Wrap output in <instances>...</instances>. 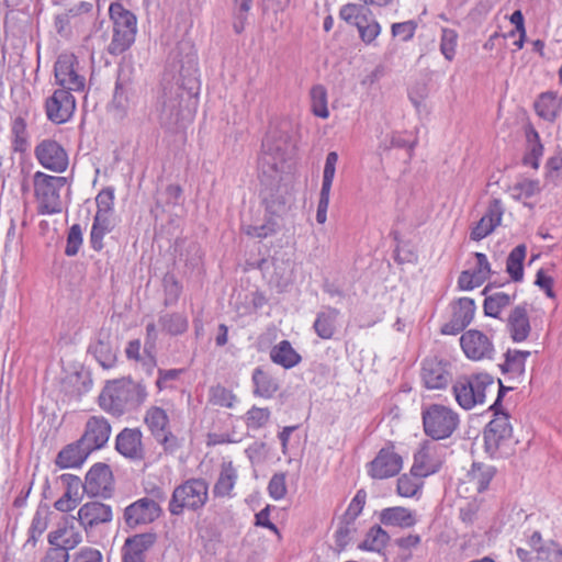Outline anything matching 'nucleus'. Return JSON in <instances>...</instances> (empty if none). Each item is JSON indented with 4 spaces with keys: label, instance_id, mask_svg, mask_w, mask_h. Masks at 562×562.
Instances as JSON below:
<instances>
[{
    "label": "nucleus",
    "instance_id": "f257e3e1",
    "mask_svg": "<svg viewBox=\"0 0 562 562\" xmlns=\"http://www.w3.org/2000/svg\"><path fill=\"white\" fill-rule=\"evenodd\" d=\"M175 59L180 64L179 78L164 85L158 112L161 126L170 132L183 130L193 119L189 102L199 93L198 58L189 42L177 45Z\"/></svg>",
    "mask_w": 562,
    "mask_h": 562
},
{
    "label": "nucleus",
    "instance_id": "f03ea898",
    "mask_svg": "<svg viewBox=\"0 0 562 562\" xmlns=\"http://www.w3.org/2000/svg\"><path fill=\"white\" fill-rule=\"evenodd\" d=\"M147 397L145 385L131 379H121L108 384L99 396L101 408L114 416L140 406Z\"/></svg>",
    "mask_w": 562,
    "mask_h": 562
},
{
    "label": "nucleus",
    "instance_id": "7ed1b4c3",
    "mask_svg": "<svg viewBox=\"0 0 562 562\" xmlns=\"http://www.w3.org/2000/svg\"><path fill=\"white\" fill-rule=\"evenodd\" d=\"M209 501V483L201 477H191L175 487L168 509L171 515L180 516L184 510L198 512Z\"/></svg>",
    "mask_w": 562,
    "mask_h": 562
},
{
    "label": "nucleus",
    "instance_id": "20e7f679",
    "mask_svg": "<svg viewBox=\"0 0 562 562\" xmlns=\"http://www.w3.org/2000/svg\"><path fill=\"white\" fill-rule=\"evenodd\" d=\"M109 14L113 22V36L109 45V53L120 55L127 50L135 41L137 18L120 2L111 3Z\"/></svg>",
    "mask_w": 562,
    "mask_h": 562
},
{
    "label": "nucleus",
    "instance_id": "39448f33",
    "mask_svg": "<svg viewBox=\"0 0 562 562\" xmlns=\"http://www.w3.org/2000/svg\"><path fill=\"white\" fill-rule=\"evenodd\" d=\"M495 384L492 375L477 373L459 378L453 384V394L457 403L464 409H472L483 404L487 393L494 391Z\"/></svg>",
    "mask_w": 562,
    "mask_h": 562
},
{
    "label": "nucleus",
    "instance_id": "423d86ee",
    "mask_svg": "<svg viewBox=\"0 0 562 562\" xmlns=\"http://www.w3.org/2000/svg\"><path fill=\"white\" fill-rule=\"evenodd\" d=\"M34 192L38 201L41 214H56L61 212L59 191L66 186L67 178L49 176L37 171L33 177Z\"/></svg>",
    "mask_w": 562,
    "mask_h": 562
},
{
    "label": "nucleus",
    "instance_id": "0eeeda50",
    "mask_svg": "<svg viewBox=\"0 0 562 562\" xmlns=\"http://www.w3.org/2000/svg\"><path fill=\"white\" fill-rule=\"evenodd\" d=\"M458 424V414L443 405L434 404L423 412L424 430L434 440L450 437Z\"/></svg>",
    "mask_w": 562,
    "mask_h": 562
},
{
    "label": "nucleus",
    "instance_id": "6e6552de",
    "mask_svg": "<svg viewBox=\"0 0 562 562\" xmlns=\"http://www.w3.org/2000/svg\"><path fill=\"white\" fill-rule=\"evenodd\" d=\"M446 449L435 441H425L414 454L412 474L426 477L438 472L445 460Z\"/></svg>",
    "mask_w": 562,
    "mask_h": 562
},
{
    "label": "nucleus",
    "instance_id": "1a4fd4ad",
    "mask_svg": "<svg viewBox=\"0 0 562 562\" xmlns=\"http://www.w3.org/2000/svg\"><path fill=\"white\" fill-rule=\"evenodd\" d=\"M512 435L513 428L508 415L496 413L484 429L485 451L492 457L496 456L512 440Z\"/></svg>",
    "mask_w": 562,
    "mask_h": 562
},
{
    "label": "nucleus",
    "instance_id": "9d476101",
    "mask_svg": "<svg viewBox=\"0 0 562 562\" xmlns=\"http://www.w3.org/2000/svg\"><path fill=\"white\" fill-rule=\"evenodd\" d=\"M54 74L56 82L61 87L60 90L83 91L86 78L78 71V60L72 54H61L58 56Z\"/></svg>",
    "mask_w": 562,
    "mask_h": 562
},
{
    "label": "nucleus",
    "instance_id": "9b49d317",
    "mask_svg": "<svg viewBox=\"0 0 562 562\" xmlns=\"http://www.w3.org/2000/svg\"><path fill=\"white\" fill-rule=\"evenodd\" d=\"M292 149L290 136L281 131H271L262 140V155L260 162L268 165L272 170L278 169V164L283 162Z\"/></svg>",
    "mask_w": 562,
    "mask_h": 562
},
{
    "label": "nucleus",
    "instance_id": "f8f14e48",
    "mask_svg": "<svg viewBox=\"0 0 562 562\" xmlns=\"http://www.w3.org/2000/svg\"><path fill=\"white\" fill-rule=\"evenodd\" d=\"M460 345L467 358L474 361L492 359L495 353L491 338L477 329L463 333Z\"/></svg>",
    "mask_w": 562,
    "mask_h": 562
},
{
    "label": "nucleus",
    "instance_id": "ddd939ff",
    "mask_svg": "<svg viewBox=\"0 0 562 562\" xmlns=\"http://www.w3.org/2000/svg\"><path fill=\"white\" fill-rule=\"evenodd\" d=\"M113 490V474L105 463H95L86 474L83 491L89 496L110 497Z\"/></svg>",
    "mask_w": 562,
    "mask_h": 562
},
{
    "label": "nucleus",
    "instance_id": "4468645a",
    "mask_svg": "<svg viewBox=\"0 0 562 562\" xmlns=\"http://www.w3.org/2000/svg\"><path fill=\"white\" fill-rule=\"evenodd\" d=\"M76 517L72 515L64 516L56 528L47 536L50 546H57L68 552L82 542L80 529L76 526Z\"/></svg>",
    "mask_w": 562,
    "mask_h": 562
},
{
    "label": "nucleus",
    "instance_id": "2eb2a0df",
    "mask_svg": "<svg viewBox=\"0 0 562 562\" xmlns=\"http://www.w3.org/2000/svg\"><path fill=\"white\" fill-rule=\"evenodd\" d=\"M38 162L46 169L63 172L68 166V156L56 140L44 139L35 148Z\"/></svg>",
    "mask_w": 562,
    "mask_h": 562
},
{
    "label": "nucleus",
    "instance_id": "dca6fc26",
    "mask_svg": "<svg viewBox=\"0 0 562 562\" xmlns=\"http://www.w3.org/2000/svg\"><path fill=\"white\" fill-rule=\"evenodd\" d=\"M45 109L48 120L53 123L61 124L71 117L76 109V101L71 92L57 89L46 100Z\"/></svg>",
    "mask_w": 562,
    "mask_h": 562
},
{
    "label": "nucleus",
    "instance_id": "f3484780",
    "mask_svg": "<svg viewBox=\"0 0 562 562\" xmlns=\"http://www.w3.org/2000/svg\"><path fill=\"white\" fill-rule=\"evenodd\" d=\"M161 514V508L154 499L144 497L128 505L124 510L125 524L134 528L153 522Z\"/></svg>",
    "mask_w": 562,
    "mask_h": 562
},
{
    "label": "nucleus",
    "instance_id": "a211bd4d",
    "mask_svg": "<svg viewBox=\"0 0 562 562\" xmlns=\"http://www.w3.org/2000/svg\"><path fill=\"white\" fill-rule=\"evenodd\" d=\"M112 517L113 514L110 505L94 501L83 504L79 508L76 519L88 533L99 525L110 522Z\"/></svg>",
    "mask_w": 562,
    "mask_h": 562
},
{
    "label": "nucleus",
    "instance_id": "6ab92c4d",
    "mask_svg": "<svg viewBox=\"0 0 562 562\" xmlns=\"http://www.w3.org/2000/svg\"><path fill=\"white\" fill-rule=\"evenodd\" d=\"M475 314L474 300L461 297L452 304L451 319L441 328L443 335H457L461 333L473 319Z\"/></svg>",
    "mask_w": 562,
    "mask_h": 562
},
{
    "label": "nucleus",
    "instance_id": "aec40b11",
    "mask_svg": "<svg viewBox=\"0 0 562 562\" xmlns=\"http://www.w3.org/2000/svg\"><path fill=\"white\" fill-rule=\"evenodd\" d=\"M111 426L103 416H91L80 437V443H85L91 451L103 448L109 441Z\"/></svg>",
    "mask_w": 562,
    "mask_h": 562
},
{
    "label": "nucleus",
    "instance_id": "412c9836",
    "mask_svg": "<svg viewBox=\"0 0 562 562\" xmlns=\"http://www.w3.org/2000/svg\"><path fill=\"white\" fill-rule=\"evenodd\" d=\"M506 330L514 342L526 341L531 333L528 304L522 303L510 310L506 319Z\"/></svg>",
    "mask_w": 562,
    "mask_h": 562
},
{
    "label": "nucleus",
    "instance_id": "4be33fe9",
    "mask_svg": "<svg viewBox=\"0 0 562 562\" xmlns=\"http://www.w3.org/2000/svg\"><path fill=\"white\" fill-rule=\"evenodd\" d=\"M156 542V535L146 532L128 537L122 548L123 562H146V552Z\"/></svg>",
    "mask_w": 562,
    "mask_h": 562
},
{
    "label": "nucleus",
    "instance_id": "5701e85b",
    "mask_svg": "<svg viewBox=\"0 0 562 562\" xmlns=\"http://www.w3.org/2000/svg\"><path fill=\"white\" fill-rule=\"evenodd\" d=\"M451 376L446 364L437 358H427L422 367V380L429 390L445 389Z\"/></svg>",
    "mask_w": 562,
    "mask_h": 562
},
{
    "label": "nucleus",
    "instance_id": "b1692460",
    "mask_svg": "<svg viewBox=\"0 0 562 562\" xmlns=\"http://www.w3.org/2000/svg\"><path fill=\"white\" fill-rule=\"evenodd\" d=\"M142 431L137 428H124L115 440V449L122 456L140 460L144 458V449L142 443Z\"/></svg>",
    "mask_w": 562,
    "mask_h": 562
},
{
    "label": "nucleus",
    "instance_id": "393cba45",
    "mask_svg": "<svg viewBox=\"0 0 562 562\" xmlns=\"http://www.w3.org/2000/svg\"><path fill=\"white\" fill-rule=\"evenodd\" d=\"M541 183L538 179L521 177L508 187L509 196L521 202L525 206L533 207L531 200L541 193Z\"/></svg>",
    "mask_w": 562,
    "mask_h": 562
},
{
    "label": "nucleus",
    "instance_id": "a878e982",
    "mask_svg": "<svg viewBox=\"0 0 562 562\" xmlns=\"http://www.w3.org/2000/svg\"><path fill=\"white\" fill-rule=\"evenodd\" d=\"M92 451L80 439L64 447L57 454L55 463L60 469L79 468Z\"/></svg>",
    "mask_w": 562,
    "mask_h": 562
},
{
    "label": "nucleus",
    "instance_id": "bb28decb",
    "mask_svg": "<svg viewBox=\"0 0 562 562\" xmlns=\"http://www.w3.org/2000/svg\"><path fill=\"white\" fill-rule=\"evenodd\" d=\"M339 311L334 307H326L316 315L313 328L322 339H330L336 333Z\"/></svg>",
    "mask_w": 562,
    "mask_h": 562
},
{
    "label": "nucleus",
    "instance_id": "cd10ccee",
    "mask_svg": "<svg viewBox=\"0 0 562 562\" xmlns=\"http://www.w3.org/2000/svg\"><path fill=\"white\" fill-rule=\"evenodd\" d=\"M237 471L232 461L223 462L218 477L213 486V494L215 497L231 496L237 481Z\"/></svg>",
    "mask_w": 562,
    "mask_h": 562
},
{
    "label": "nucleus",
    "instance_id": "c85d7f7f",
    "mask_svg": "<svg viewBox=\"0 0 562 562\" xmlns=\"http://www.w3.org/2000/svg\"><path fill=\"white\" fill-rule=\"evenodd\" d=\"M562 101L555 92L547 91L539 95L535 102V109L539 116L547 121H553L561 111Z\"/></svg>",
    "mask_w": 562,
    "mask_h": 562
},
{
    "label": "nucleus",
    "instance_id": "c756f323",
    "mask_svg": "<svg viewBox=\"0 0 562 562\" xmlns=\"http://www.w3.org/2000/svg\"><path fill=\"white\" fill-rule=\"evenodd\" d=\"M251 379L255 385L254 395L256 396L270 398L279 389L277 380L261 368L254 370Z\"/></svg>",
    "mask_w": 562,
    "mask_h": 562
},
{
    "label": "nucleus",
    "instance_id": "7c9ffc66",
    "mask_svg": "<svg viewBox=\"0 0 562 562\" xmlns=\"http://www.w3.org/2000/svg\"><path fill=\"white\" fill-rule=\"evenodd\" d=\"M271 360L285 369L295 367L301 361V356L292 348L288 340H282L270 351Z\"/></svg>",
    "mask_w": 562,
    "mask_h": 562
},
{
    "label": "nucleus",
    "instance_id": "2f4dec72",
    "mask_svg": "<svg viewBox=\"0 0 562 562\" xmlns=\"http://www.w3.org/2000/svg\"><path fill=\"white\" fill-rule=\"evenodd\" d=\"M158 323L161 330L171 336L182 335L189 327L187 315L178 312L161 314Z\"/></svg>",
    "mask_w": 562,
    "mask_h": 562
},
{
    "label": "nucleus",
    "instance_id": "473e14b6",
    "mask_svg": "<svg viewBox=\"0 0 562 562\" xmlns=\"http://www.w3.org/2000/svg\"><path fill=\"white\" fill-rule=\"evenodd\" d=\"M113 229L110 215L95 214L90 232L91 247L100 251L103 248V237Z\"/></svg>",
    "mask_w": 562,
    "mask_h": 562
},
{
    "label": "nucleus",
    "instance_id": "72a5a7b5",
    "mask_svg": "<svg viewBox=\"0 0 562 562\" xmlns=\"http://www.w3.org/2000/svg\"><path fill=\"white\" fill-rule=\"evenodd\" d=\"M144 422L150 430L154 438L161 436L168 430L169 417L165 409L158 406H151L145 414Z\"/></svg>",
    "mask_w": 562,
    "mask_h": 562
},
{
    "label": "nucleus",
    "instance_id": "f704fd0d",
    "mask_svg": "<svg viewBox=\"0 0 562 562\" xmlns=\"http://www.w3.org/2000/svg\"><path fill=\"white\" fill-rule=\"evenodd\" d=\"M494 468L482 463H473L472 469L468 473V482L471 483L477 492L487 488L494 476Z\"/></svg>",
    "mask_w": 562,
    "mask_h": 562
},
{
    "label": "nucleus",
    "instance_id": "c9c22d12",
    "mask_svg": "<svg viewBox=\"0 0 562 562\" xmlns=\"http://www.w3.org/2000/svg\"><path fill=\"white\" fill-rule=\"evenodd\" d=\"M530 356V351L508 350L505 355V362L501 364L504 373H510L519 376L525 372L526 360Z\"/></svg>",
    "mask_w": 562,
    "mask_h": 562
},
{
    "label": "nucleus",
    "instance_id": "e433bc0d",
    "mask_svg": "<svg viewBox=\"0 0 562 562\" xmlns=\"http://www.w3.org/2000/svg\"><path fill=\"white\" fill-rule=\"evenodd\" d=\"M515 299V294L510 295L504 292H496L486 296L483 304L485 315L497 318L501 312L509 306Z\"/></svg>",
    "mask_w": 562,
    "mask_h": 562
},
{
    "label": "nucleus",
    "instance_id": "4c0bfd02",
    "mask_svg": "<svg viewBox=\"0 0 562 562\" xmlns=\"http://www.w3.org/2000/svg\"><path fill=\"white\" fill-rule=\"evenodd\" d=\"M359 548L384 555L386 549V531L378 525L371 527L366 539L359 544Z\"/></svg>",
    "mask_w": 562,
    "mask_h": 562
},
{
    "label": "nucleus",
    "instance_id": "58836bf2",
    "mask_svg": "<svg viewBox=\"0 0 562 562\" xmlns=\"http://www.w3.org/2000/svg\"><path fill=\"white\" fill-rule=\"evenodd\" d=\"M527 248L525 245L516 246L508 255L506 261V270L512 280L520 281L524 277L522 262L526 258Z\"/></svg>",
    "mask_w": 562,
    "mask_h": 562
},
{
    "label": "nucleus",
    "instance_id": "ea45409f",
    "mask_svg": "<svg viewBox=\"0 0 562 562\" xmlns=\"http://www.w3.org/2000/svg\"><path fill=\"white\" fill-rule=\"evenodd\" d=\"M91 348L98 362L103 368L113 367L116 360V352L109 341V336L100 335L97 342Z\"/></svg>",
    "mask_w": 562,
    "mask_h": 562
},
{
    "label": "nucleus",
    "instance_id": "a19ab883",
    "mask_svg": "<svg viewBox=\"0 0 562 562\" xmlns=\"http://www.w3.org/2000/svg\"><path fill=\"white\" fill-rule=\"evenodd\" d=\"M543 154V146L539 140L537 132L531 131L528 134V147L524 156V165L529 166L533 169L539 167V160Z\"/></svg>",
    "mask_w": 562,
    "mask_h": 562
},
{
    "label": "nucleus",
    "instance_id": "79ce46f5",
    "mask_svg": "<svg viewBox=\"0 0 562 562\" xmlns=\"http://www.w3.org/2000/svg\"><path fill=\"white\" fill-rule=\"evenodd\" d=\"M12 144L15 151H24L27 147L26 122L22 116H16L11 123Z\"/></svg>",
    "mask_w": 562,
    "mask_h": 562
},
{
    "label": "nucleus",
    "instance_id": "37998d69",
    "mask_svg": "<svg viewBox=\"0 0 562 562\" xmlns=\"http://www.w3.org/2000/svg\"><path fill=\"white\" fill-rule=\"evenodd\" d=\"M312 111L314 115L327 119L329 111L327 108V91L322 85L314 86L311 90Z\"/></svg>",
    "mask_w": 562,
    "mask_h": 562
},
{
    "label": "nucleus",
    "instance_id": "c03bdc74",
    "mask_svg": "<svg viewBox=\"0 0 562 562\" xmlns=\"http://www.w3.org/2000/svg\"><path fill=\"white\" fill-rule=\"evenodd\" d=\"M416 524L415 515L405 507H389V525L409 528Z\"/></svg>",
    "mask_w": 562,
    "mask_h": 562
},
{
    "label": "nucleus",
    "instance_id": "a18cd8bd",
    "mask_svg": "<svg viewBox=\"0 0 562 562\" xmlns=\"http://www.w3.org/2000/svg\"><path fill=\"white\" fill-rule=\"evenodd\" d=\"M63 484L66 486V491L63 496L75 499V502H81L83 493V483L79 476L74 474H63L59 476Z\"/></svg>",
    "mask_w": 562,
    "mask_h": 562
},
{
    "label": "nucleus",
    "instance_id": "49530a36",
    "mask_svg": "<svg viewBox=\"0 0 562 562\" xmlns=\"http://www.w3.org/2000/svg\"><path fill=\"white\" fill-rule=\"evenodd\" d=\"M368 9L362 4H345L339 12L340 18L347 23L359 25L361 21H367Z\"/></svg>",
    "mask_w": 562,
    "mask_h": 562
},
{
    "label": "nucleus",
    "instance_id": "de8ad7c7",
    "mask_svg": "<svg viewBox=\"0 0 562 562\" xmlns=\"http://www.w3.org/2000/svg\"><path fill=\"white\" fill-rule=\"evenodd\" d=\"M418 476L411 474H403L397 479L396 492L403 497H413L422 488V482Z\"/></svg>",
    "mask_w": 562,
    "mask_h": 562
},
{
    "label": "nucleus",
    "instance_id": "09e8293b",
    "mask_svg": "<svg viewBox=\"0 0 562 562\" xmlns=\"http://www.w3.org/2000/svg\"><path fill=\"white\" fill-rule=\"evenodd\" d=\"M337 161L338 154L336 151H329L326 156V161L324 166L321 193L330 194Z\"/></svg>",
    "mask_w": 562,
    "mask_h": 562
},
{
    "label": "nucleus",
    "instance_id": "8fccbe9b",
    "mask_svg": "<svg viewBox=\"0 0 562 562\" xmlns=\"http://www.w3.org/2000/svg\"><path fill=\"white\" fill-rule=\"evenodd\" d=\"M355 521L342 517L337 530L335 531V543L339 550L346 548L356 532Z\"/></svg>",
    "mask_w": 562,
    "mask_h": 562
},
{
    "label": "nucleus",
    "instance_id": "3c124183",
    "mask_svg": "<svg viewBox=\"0 0 562 562\" xmlns=\"http://www.w3.org/2000/svg\"><path fill=\"white\" fill-rule=\"evenodd\" d=\"M234 22L233 29L235 33L240 34L245 30L248 12L251 9L252 0H234Z\"/></svg>",
    "mask_w": 562,
    "mask_h": 562
},
{
    "label": "nucleus",
    "instance_id": "603ef678",
    "mask_svg": "<svg viewBox=\"0 0 562 562\" xmlns=\"http://www.w3.org/2000/svg\"><path fill=\"white\" fill-rule=\"evenodd\" d=\"M270 411L268 408L252 406L246 413V425L251 429L262 428L270 419Z\"/></svg>",
    "mask_w": 562,
    "mask_h": 562
},
{
    "label": "nucleus",
    "instance_id": "864d4df0",
    "mask_svg": "<svg viewBox=\"0 0 562 562\" xmlns=\"http://www.w3.org/2000/svg\"><path fill=\"white\" fill-rule=\"evenodd\" d=\"M537 562H562V548L554 541H548L539 548Z\"/></svg>",
    "mask_w": 562,
    "mask_h": 562
},
{
    "label": "nucleus",
    "instance_id": "5fc2aeb1",
    "mask_svg": "<svg viewBox=\"0 0 562 562\" xmlns=\"http://www.w3.org/2000/svg\"><path fill=\"white\" fill-rule=\"evenodd\" d=\"M83 241L82 228L79 224H74L67 234V244L65 248V255L74 257L78 254Z\"/></svg>",
    "mask_w": 562,
    "mask_h": 562
},
{
    "label": "nucleus",
    "instance_id": "6e6d98bb",
    "mask_svg": "<svg viewBox=\"0 0 562 562\" xmlns=\"http://www.w3.org/2000/svg\"><path fill=\"white\" fill-rule=\"evenodd\" d=\"M458 34L452 29H442L440 52L447 60H452L456 55Z\"/></svg>",
    "mask_w": 562,
    "mask_h": 562
},
{
    "label": "nucleus",
    "instance_id": "4d7b16f0",
    "mask_svg": "<svg viewBox=\"0 0 562 562\" xmlns=\"http://www.w3.org/2000/svg\"><path fill=\"white\" fill-rule=\"evenodd\" d=\"M235 401L236 396L231 390L222 385H216L211 389V402L214 405L232 408Z\"/></svg>",
    "mask_w": 562,
    "mask_h": 562
},
{
    "label": "nucleus",
    "instance_id": "13d9d810",
    "mask_svg": "<svg viewBox=\"0 0 562 562\" xmlns=\"http://www.w3.org/2000/svg\"><path fill=\"white\" fill-rule=\"evenodd\" d=\"M95 203L98 207L95 214L110 215L114 204V190L112 188L101 190L95 198Z\"/></svg>",
    "mask_w": 562,
    "mask_h": 562
},
{
    "label": "nucleus",
    "instance_id": "bf43d9fd",
    "mask_svg": "<svg viewBox=\"0 0 562 562\" xmlns=\"http://www.w3.org/2000/svg\"><path fill=\"white\" fill-rule=\"evenodd\" d=\"M128 89H130V81L127 79H123L122 75L119 74L116 82H115L113 101H112L113 104L117 109H124L126 106L127 100H128V97H127Z\"/></svg>",
    "mask_w": 562,
    "mask_h": 562
},
{
    "label": "nucleus",
    "instance_id": "052dcab7",
    "mask_svg": "<svg viewBox=\"0 0 562 562\" xmlns=\"http://www.w3.org/2000/svg\"><path fill=\"white\" fill-rule=\"evenodd\" d=\"M157 337H158V333H157L156 325L154 323H148L146 325V339H145L144 351L148 357L149 366L155 364V349H156Z\"/></svg>",
    "mask_w": 562,
    "mask_h": 562
},
{
    "label": "nucleus",
    "instance_id": "680f3d73",
    "mask_svg": "<svg viewBox=\"0 0 562 562\" xmlns=\"http://www.w3.org/2000/svg\"><path fill=\"white\" fill-rule=\"evenodd\" d=\"M269 495L276 499H282L286 494L285 474L276 473L269 481L268 484Z\"/></svg>",
    "mask_w": 562,
    "mask_h": 562
},
{
    "label": "nucleus",
    "instance_id": "e2e57ef3",
    "mask_svg": "<svg viewBox=\"0 0 562 562\" xmlns=\"http://www.w3.org/2000/svg\"><path fill=\"white\" fill-rule=\"evenodd\" d=\"M369 473L373 479L386 477V449H380L378 456L370 462Z\"/></svg>",
    "mask_w": 562,
    "mask_h": 562
},
{
    "label": "nucleus",
    "instance_id": "0e129e2a",
    "mask_svg": "<svg viewBox=\"0 0 562 562\" xmlns=\"http://www.w3.org/2000/svg\"><path fill=\"white\" fill-rule=\"evenodd\" d=\"M367 493L364 490H359L352 501L350 502L344 517L356 521L357 517L361 514L366 504Z\"/></svg>",
    "mask_w": 562,
    "mask_h": 562
},
{
    "label": "nucleus",
    "instance_id": "69168bd1",
    "mask_svg": "<svg viewBox=\"0 0 562 562\" xmlns=\"http://www.w3.org/2000/svg\"><path fill=\"white\" fill-rule=\"evenodd\" d=\"M155 439L162 446L164 451L170 454L177 452L182 447L183 441L173 435L169 429L162 432L160 437L157 436Z\"/></svg>",
    "mask_w": 562,
    "mask_h": 562
},
{
    "label": "nucleus",
    "instance_id": "338daca9",
    "mask_svg": "<svg viewBox=\"0 0 562 562\" xmlns=\"http://www.w3.org/2000/svg\"><path fill=\"white\" fill-rule=\"evenodd\" d=\"M505 209L501 199H493L483 215L490 223L496 227L501 225Z\"/></svg>",
    "mask_w": 562,
    "mask_h": 562
},
{
    "label": "nucleus",
    "instance_id": "774afa93",
    "mask_svg": "<svg viewBox=\"0 0 562 562\" xmlns=\"http://www.w3.org/2000/svg\"><path fill=\"white\" fill-rule=\"evenodd\" d=\"M72 562H102V553L98 549L83 547L74 555Z\"/></svg>",
    "mask_w": 562,
    "mask_h": 562
}]
</instances>
